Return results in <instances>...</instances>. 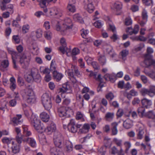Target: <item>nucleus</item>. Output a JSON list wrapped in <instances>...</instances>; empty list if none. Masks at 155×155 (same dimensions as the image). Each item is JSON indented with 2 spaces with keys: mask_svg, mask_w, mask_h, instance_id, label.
Returning a JSON list of instances; mask_svg holds the SVG:
<instances>
[{
  "mask_svg": "<svg viewBox=\"0 0 155 155\" xmlns=\"http://www.w3.org/2000/svg\"><path fill=\"white\" fill-rule=\"evenodd\" d=\"M66 73L67 74L71 81L73 83H76L77 81L74 76L73 69L71 70L69 69L66 71Z\"/></svg>",
  "mask_w": 155,
  "mask_h": 155,
  "instance_id": "obj_18",
  "label": "nucleus"
},
{
  "mask_svg": "<svg viewBox=\"0 0 155 155\" xmlns=\"http://www.w3.org/2000/svg\"><path fill=\"white\" fill-rule=\"evenodd\" d=\"M124 145L126 148V152H127L131 147V143L129 141H126L124 143Z\"/></svg>",
  "mask_w": 155,
  "mask_h": 155,
  "instance_id": "obj_61",
  "label": "nucleus"
},
{
  "mask_svg": "<svg viewBox=\"0 0 155 155\" xmlns=\"http://www.w3.org/2000/svg\"><path fill=\"white\" fill-rule=\"evenodd\" d=\"M143 63L145 67H148L151 65L155 64V60L153 59L151 55H147L145 57Z\"/></svg>",
  "mask_w": 155,
  "mask_h": 155,
  "instance_id": "obj_7",
  "label": "nucleus"
},
{
  "mask_svg": "<svg viewBox=\"0 0 155 155\" xmlns=\"http://www.w3.org/2000/svg\"><path fill=\"white\" fill-rule=\"evenodd\" d=\"M20 59V62L22 67L25 68H27L29 64L30 58L27 57L25 54H24Z\"/></svg>",
  "mask_w": 155,
  "mask_h": 155,
  "instance_id": "obj_6",
  "label": "nucleus"
},
{
  "mask_svg": "<svg viewBox=\"0 0 155 155\" xmlns=\"http://www.w3.org/2000/svg\"><path fill=\"white\" fill-rule=\"evenodd\" d=\"M12 146H11L12 151L14 154H16L19 152L20 150V146L14 141L11 142Z\"/></svg>",
  "mask_w": 155,
  "mask_h": 155,
  "instance_id": "obj_13",
  "label": "nucleus"
},
{
  "mask_svg": "<svg viewBox=\"0 0 155 155\" xmlns=\"http://www.w3.org/2000/svg\"><path fill=\"white\" fill-rule=\"evenodd\" d=\"M106 97L109 101H111L114 97L113 94L111 92H109L106 95Z\"/></svg>",
  "mask_w": 155,
  "mask_h": 155,
  "instance_id": "obj_53",
  "label": "nucleus"
},
{
  "mask_svg": "<svg viewBox=\"0 0 155 155\" xmlns=\"http://www.w3.org/2000/svg\"><path fill=\"white\" fill-rule=\"evenodd\" d=\"M38 137L39 140L41 143H44H44L46 142V139H45V136L44 134H39Z\"/></svg>",
  "mask_w": 155,
  "mask_h": 155,
  "instance_id": "obj_47",
  "label": "nucleus"
},
{
  "mask_svg": "<svg viewBox=\"0 0 155 155\" xmlns=\"http://www.w3.org/2000/svg\"><path fill=\"white\" fill-rule=\"evenodd\" d=\"M42 31L40 29H38L35 31V34L37 38L41 37L42 36Z\"/></svg>",
  "mask_w": 155,
  "mask_h": 155,
  "instance_id": "obj_54",
  "label": "nucleus"
},
{
  "mask_svg": "<svg viewBox=\"0 0 155 155\" xmlns=\"http://www.w3.org/2000/svg\"><path fill=\"white\" fill-rule=\"evenodd\" d=\"M48 12V13H46L45 14L48 16L56 15L58 13V9L54 7L50 8L49 9Z\"/></svg>",
  "mask_w": 155,
  "mask_h": 155,
  "instance_id": "obj_23",
  "label": "nucleus"
},
{
  "mask_svg": "<svg viewBox=\"0 0 155 155\" xmlns=\"http://www.w3.org/2000/svg\"><path fill=\"white\" fill-rule=\"evenodd\" d=\"M57 67L55 61L52 60L51 61L50 66V69L51 71H55Z\"/></svg>",
  "mask_w": 155,
  "mask_h": 155,
  "instance_id": "obj_49",
  "label": "nucleus"
},
{
  "mask_svg": "<svg viewBox=\"0 0 155 155\" xmlns=\"http://www.w3.org/2000/svg\"><path fill=\"white\" fill-rule=\"evenodd\" d=\"M24 142H27L31 147H35L36 143L35 140L32 137H28L24 139Z\"/></svg>",
  "mask_w": 155,
  "mask_h": 155,
  "instance_id": "obj_14",
  "label": "nucleus"
},
{
  "mask_svg": "<svg viewBox=\"0 0 155 155\" xmlns=\"http://www.w3.org/2000/svg\"><path fill=\"white\" fill-rule=\"evenodd\" d=\"M98 60L101 64L102 65H104L106 63V58L104 55H101L99 56Z\"/></svg>",
  "mask_w": 155,
  "mask_h": 155,
  "instance_id": "obj_44",
  "label": "nucleus"
},
{
  "mask_svg": "<svg viewBox=\"0 0 155 155\" xmlns=\"http://www.w3.org/2000/svg\"><path fill=\"white\" fill-rule=\"evenodd\" d=\"M56 129V127L55 124L54 123L51 122L50 125L47 127L46 129H45L44 127V130L43 132L45 131L48 134H50L54 131Z\"/></svg>",
  "mask_w": 155,
  "mask_h": 155,
  "instance_id": "obj_15",
  "label": "nucleus"
},
{
  "mask_svg": "<svg viewBox=\"0 0 155 155\" xmlns=\"http://www.w3.org/2000/svg\"><path fill=\"white\" fill-rule=\"evenodd\" d=\"M68 130L72 133H74L77 131V128L73 120H71L67 126Z\"/></svg>",
  "mask_w": 155,
  "mask_h": 155,
  "instance_id": "obj_10",
  "label": "nucleus"
},
{
  "mask_svg": "<svg viewBox=\"0 0 155 155\" xmlns=\"http://www.w3.org/2000/svg\"><path fill=\"white\" fill-rule=\"evenodd\" d=\"M64 145L66 147V150L69 152L72 150L73 145L71 142L68 140H65L64 141Z\"/></svg>",
  "mask_w": 155,
  "mask_h": 155,
  "instance_id": "obj_28",
  "label": "nucleus"
},
{
  "mask_svg": "<svg viewBox=\"0 0 155 155\" xmlns=\"http://www.w3.org/2000/svg\"><path fill=\"white\" fill-rule=\"evenodd\" d=\"M43 105L46 110H49L51 109L52 106L51 100L46 102V105L43 104Z\"/></svg>",
  "mask_w": 155,
  "mask_h": 155,
  "instance_id": "obj_39",
  "label": "nucleus"
},
{
  "mask_svg": "<svg viewBox=\"0 0 155 155\" xmlns=\"http://www.w3.org/2000/svg\"><path fill=\"white\" fill-rule=\"evenodd\" d=\"M26 100L28 103L31 104L34 103L35 102V96H30V97H26Z\"/></svg>",
  "mask_w": 155,
  "mask_h": 155,
  "instance_id": "obj_38",
  "label": "nucleus"
},
{
  "mask_svg": "<svg viewBox=\"0 0 155 155\" xmlns=\"http://www.w3.org/2000/svg\"><path fill=\"white\" fill-rule=\"evenodd\" d=\"M25 93L26 97L35 96L33 90L31 89H26Z\"/></svg>",
  "mask_w": 155,
  "mask_h": 155,
  "instance_id": "obj_36",
  "label": "nucleus"
},
{
  "mask_svg": "<svg viewBox=\"0 0 155 155\" xmlns=\"http://www.w3.org/2000/svg\"><path fill=\"white\" fill-rule=\"evenodd\" d=\"M103 25V23L100 20L96 21L94 23V26L98 28H101Z\"/></svg>",
  "mask_w": 155,
  "mask_h": 155,
  "instance_id": "obj_51",
  "label": "nucleus"
},
{
  "mask_svg": "<svg viewBox=\"0 0 155 155\" xmlns=\"http://www.w3.org/2000/svg\"><path fill=\"white\" fill-rule=\"evenodd\" d=\"M40 117L44 122H48L50 118L49 115L45 112H42L40 115Z\"/></svg>",
  "mask_w": 155,
  "mask_h": 155,
  "instance_id": "obj_26",
  "label": "nucleus"
},
{
  "mask_svg": "<svg viewBox=\"0 0 155 155\" xmlns=\"http://www.w3.org/2000/svg\"><path fill=\"white\" fill-rule=\"evenodd\" d=\"M144 134V129L143 128H140L137 134V138L139 139H142Z\"/></svg>",
  "mask_w": 155,
  "mask_h": 155,
  "instance_id": "obj_42",
  "label": "nucleus"
},
{
  "mask_svg": "<svg viewBox=\"0 0 155 155\" xmlns=\"http://www.w3.org/2000/svg\"><path fill=\"white\" fill-rule=\"evenodd\" d=\"M114 117V113H113L108 112L105 115L106 118L108 120L109 119H112Z\"/></svg>",
  "mask_w": 155,
  "mask_h": 155,
  "instance_id": "obj_57",
  "label": "nucleus"
},
{
  "mask_svg": "<svg viewBox=\"0 0 155 155\" xmlns=\"http://www.w3.org/2000/svg\"><path fill=\"white\" fill-rule=\"evenodd\" d=\"M16 141L18 144V145L20 146V144L21 143L22 141H24V140L23 139V137L22 136H17L16 137Z\"/></svg>",
  "mask_w": 155,
  "mask_h": 155,
  "instance_id": "obj_56",
  "label": "nucleus"
},
{
  "mask_svg": "<svg viewBox=\"0 0 155 155\" xmlns=\"http://www.w3.org/2000/svg\"><path fill=\"white\" fill-rule=\"evenodd\" d=\"M123 126L124 128L126 129L131 128L133 126L132 120L128 118L127 119L124 121Z\"/></svg>",
  "mask_w": 155,
  "mask_h": 155,
  "instance_id": "obj_19",
  "label": "nucleus"
},
{
  "mask_svg": "<svg viewBox=\"0 0 155 155\" xmlns=\"http://www.w3.org/2000/svg\"><path fill=\"white\" fill-rule=\"evenodd\" d=\"M144 46V44L141 43L140 44L137 46L135 47L134 50L136 51H140Z\"/></svg>",
  "mask_w": 155,
  "mask_h": 155,
  "instance_id": "obj_58",
  "label": "nucleus"
},
{
  "mask_svg": "<svg viewBox=\"0 0 155 155\" xmlns=\"http://www.w3.org/2000/svg\"><path fill=\"white\" fill-rule=\"evenodd\" d=\"M17 82L18 85L20 86H23L24 84L23 80V78L20 77H18Z\"/></svg>",
  "mask_w": 155,
  "mask_h": 155,
  "instance_id": "obj_62",
  "label": "nucleus"
},
{
  "mask_svg": "<svg viewBox=\"0 0 155 155\" xmlns=\"http://www.w3.org/2000/svg\"><path fill=\"white\" fill-rule=\"evenodd\" d=\"M59 93H70L72 92L71 87L70 85L67 84H64L62 87L59 89Z\"/></svg>",
  "mask_w": 155,
  "mask_h": 155,
  "instance_id": "obj_9",
  "label": "nucleus"
},
{
  "mask_svg": "<svg viewBox=\"0 0 155 155\" xmlns=\"http://www.w3.org/2000/svg\"><path fill=\"white\" fill-rule=\"evenodd\" d=\"M132 23V21L130 17L126 18L124 21V24L126 25H131Z\"/></svg>",
  "mask_w": 155,
  "mask_h": 155,
  "instance_id": "obj_52",
  "label": "nucleus"
},
{
  "mask_svg": "<svg viewBox=\"0 0 155 155\" xmlns=\"http://www.w3.org/2000/svg\"><path fill=\"white\" fill-rule=\"evenodd\" d=\"M90 128V126L89 124H84L82 128L80 129V131L82 133H86L89 131Z\"/></svg>",
  "mask_w": 155,
  "mask_h": 155,
  "instance_id": "obj_29",
  "label": "nucleus"
},
{
  "mask_svg": "<svg viewBox=\"0 0 155 155\" xmlns=\"http://www.w3.org/2000/svg\"><path fill=\"white\" fill-rule=\"evenodd\" d=\"M50 152L51 155H64L60 148L57 149L55 147L51 148Z\"/></svg>",
  "mask_w": 155,
  "mask_h": 155,
  "instance_id": "obj_16",
  "label": "nucleus"
},
{
  "mask_svg": "<svg viewBox=\"0 0 155 155\" xmlns=\"http://www.w3.org/2000/svg\"><path fill=\"white\" fill-rule=\"evenodd\" d=\"M22 128L23 129V136L28 137L31 135V132L28 130L26 126H22Z\"/></svg>",
  "mask_w": 155,
  "mask_h": 155,
  "instance_id": "obj_34",
  "label": "nucleus"
},
{
  "mask_svg": "<svg viewBox=\"0 0 155 155\" xmlns=\"http://www.w3.org/2000/svg\"><path fill=\"white\" fill-rule=\"evenodd\" d=\"M118 124L116 122L113 123L111 124L112 134L113 135H116L117 133L118 130L117 127Z\"/></svg>",
  "mask_w": 155,
  "mask_h": 155,
  "instance_id": "obj_31",
  "label": "nucleus"
},
{
  "mask_svg": "<svg viewBox=\"0 0 155 155\" xmlns=\"http://www.w3.org/2000/svg\"><path fill=\"white\" fill-rule=\"evenodd\" d=\"M142 19L143 20H147L148 18L147 12L145 9H143L142 13Z\"/></svg>",
  "mask_w": 155,
  "mask_h": 155,
  "instance_id": "obj_55",
  "label": "nucleus"
},
{
  "mask_svg": "<svg viewBox=\"0 0 155 155\" xmlns=\"http://www.w3.org/2000/svg\"><path fill=\"white\" fill-rule=\"evenodd\" d=\"M129 51L127 49L123 50L120 53V55L122 59L125 60L127 58V56L129 54Z\"/></svg>",
  "mask_w": 155,
  "mask_h": 155,
  "instance_id": "obj_27",
  "label": "nucleus"
},
{
  "mask_svg": "<svg viewBox=\"0 0 155 155\" xmlns=\"http://www.w3.org/2000/svg\"><path fill=\"white\" fill-rule=\"evenodd\" d=\"M142 106L146 108H150L152 105V103L151 100L144 98L141 100Z\"/></svg>",
  "mask_w": 155,
  "mask_h": 155,
  "instance_id": "obj_12",
  "label": "nucleus"
},
{
  "mask_svg": "<svg viewBox=\"0 0 155 155\" xmlns=\"http://www.w3.org/2000/svg\"><path fill=\"white\" fill-rule=\"evenodd\" d=\"M21 117V115L17 114L16 116L14 117L12 119V120L15 125H17L18 124H20L22 122V121L20 120Z\"/></svg>",
  "mask_w": 155,
  "mask_h": 155,
  "instance_id": "obj_17",
  "label": "nucleus"
},
{
  "mask_svg": "<svg viewBox=\"0 0 155 155\" xmlns=\"http://www.w3.org/2000/svg\"><path fill=\"white\" fill-rule=\"evenodd\" d=\"M140 92L143 96H145L147 94L151 96L150 94V90H149L145 88H142L140 90Z\"/></svg>",
  "mask_w": 155,
  "mask_h": 155,
  "instance_id": "obj_40",
  "label": "nucleus"
},
{
  "mask_svg": "<svg viewBox=\"0 0 155 155\" xmlns=\"http://www.w3.org/2000/svg\"><path fill=\"white\" fill-rule=\"evenodd\" d=\"M8 52L12 55L14 67L16 69L17 68V66L16 65V59L18 57V55L15 51L12 49H8Z\"/></svg>",
  "mask_w": 155,
  "mask_h": 155,
  "instance_id": "obj_11",
  "label": "nucleus"
},
{
  "mask_svg": "<svg viewBox=\"0 0 155 155\" xmlns=\"http://www.w3.org/2000/svg\"><path fill=\"white\" fill-rule=\"evenodd\" d=\"M52 34L50 31H45L44 33V36L48 40H50L51 38Z\"/></svg>",
  "mask_w": 155,
  "mask_h": 155,
  "instance_id": "obj_48",
  "label": "nucleus"
},
{
  "mask_svg": "<svg viewBox=\"0 0 155 155\" xmlns=\"http://www.w3.org/2000/svg\"><path fill=\"white\" fill-rule=\"evenodd\" d=\"M59 115L61 117H69L74 114L73 110L68 107H61L58 109Z\"/></svg>",
  "mask_w": 155,
  "mask_h": 155,
  "instance_id": "obj_3",
  "label": "nucleus"
},
{
  "mask_svg": "<svg viewBox=\"0 0 155 155\" xmlns=\"http://www.w3.org/2000/svg\"><path fill=\"white\" fill-rule=\"evenodd\" d=\"M30 121L35 129L38 132L42 133L44 130V126L41 123L40 120L37 116L32 114Z\"/></svg>",
  "mask_w": 155,
  "mask_h": 155,
  "instance_id": "obj_1",
  "label": "nucleus"
},
{
  "mask_svg": "<svg viewBox=\"0 0 155 155\" xmlns=\"http://www.w3.org/2000/svg\"><path fill=\"white\" fill-rule=\"evenodd\" d=\"M84 3L85 9L89 13L92 12L94 9V7L91 0H85Z\"/></svg>",
  "mask_w": 155,
  "mask_h": 155,
  "instance_id": "obj_5",
  "label": "nucleus"
},
{
  "mask_svg": "<svg viewBox=\"0 0 155 155\" xmlns=\"http://www.w3.org/2000/svg\"><path fill=\"white\" fill-rule=\"evenodd\" d=\"M51 100L50 95L46 93L43 94L41 97V101L43 104L46 105V102Z\"/></svg>",
  "mask_w": 155,
  "mask_h": 155,
  "instance_id": "obj_25",
  "label": "nucleus"
},
{
  "mask_svg": "<svg viewBox=\"0 0 155 155\" xmlns=\"http://www.w3.org/2000/svg\"><path fill=\"white\" fill-rule=\"evenodd\" d=\"M59 50L63 54L66 53L68 56H69L71 54V49L70 48H68L66 47V46L60 47L59 48Z\"/></svg>",
  "mask_w": 155,
  "mask_h": 155,
  "instance_id": "obj_22",
  "label": "nucleus"
},
{
  "mask_svg": "<svg viewBox=\"0 0 155 155\" xmlns=\"http://www.w3.org/2000/svg\"><path fill=\"white\" fill-rule=\"evenodd\" d=\"M25 78L26 80L29 82H32L34 80L31 72L27 74L25 76Z\"/></svg>",
  "mask_w": 155,
  "mask_h": 155,
  "instance_id": "obj_45",
  "label": "nucleus"
},
{
  "mask_svg": "<svg viewBox=\"0 0 155 155\" xmlns=\"http://www.w3.org/2000/svg\"><path fill=\"white\" fill-rule=\"evenodd\" d=\"M68 10L71 12H74L76 11V7L74 5L68 4L67 7Z\"/></svg>",
  "mask_w": 155,
  "mask_h": 155,
  "instance_id": "obj_41",
  "label": "nucleus"
},
{
  "mask_svg": "<svg viewBox=\"0 0 155 155\" xmlns=\"http://www.w3.org/2000/svg\"><path fill=\"white\" fill-rule=\"evenodd\" d=\"M155 116V115L154 114L153 111H149L148 112L146 113L145 116L144 117H147L148 118H152L154 117Z\"/></svg>",
  "mask_w": 155,
  "mask_h": 155,
  "instance_id": "obj_46",
  "label": "nucleus"
},
{
  "mask_svg": "<svg viewBox=\"0 0 155 155\" xmlns=\"http://www.w3.org/2000/svg\"><path fill=\"white\" fill-rule=\"evenodd\" d=\"M7 10H8L11 13L13 12V6L12 4H9L7 6Z\"/></svg>",
  "mask_w": 155,
  "mask_h": 155,
  "instance_id": "obj_64",
  "label": "nucleus"
},
{
  "mask_svg": "<svg viewBox=\"0 0 155 155\" xmlns=\"http://www.w3.org/2000/svg\"><path fill=\"white\" fill-rule=\"evenodd\" d=\"M30 28L29 25L26 24L24 25L22 28V31L23 33H26L28 32Z\"/></svg>",
  "mask_w": 155,
  "mask_h": 155,
  "instance_id": "obj_50",
  "label": "nucleus"
},
{
  "mask_svg": "<svg viewBox=\"0 0 155 155\" xmlns=\"http://www.w3.org/2000/svg\"><path fill=\"white\" fill-rule=\"evenodd\" d=\"M73 18L75 21L80 23H82L83 22V20L82 18L79 14H75L73 16Z\"/></svg>",
  "mask_w": 155,
  "mask_h": 155,
  "instance_id": "obj_35",
  "label": "nucleus"
},
{
  "mask_svg": "<svg viewBox=\"0 0 155 155\" xmlns=\"http://www.w3.org/2000/svg\"><path fill=\"white\" fill-rule=\"evenodd\" d=\"M114 76H112L109 74H107L104 76V78L106 81H111L114 79Z\"/></svg>",
  "mask_w": 155,
  "mask_h": 155,
  "instance_id": "obj_60",
  "label": "nucleus"
},
{
  "mask_svg": "<svg viewBox=\"0 0 155 155\" xmlns=\"http://www.w3.org/2000/svg\"><path fill=\"white\" fill-rule=\"evenodd\" d=\"M30 49L31 51L35 54H37L39 53L38 48L36 44H33Z\"/></svg>",
  "mask_w": 155,
  "mask_h": 155,
  "instance_id": "obj_32",
  "label": "nucleus"
},
{
  "mask_svg": "<svg viewBox=\"0 0 155 155\" xmlns=\"http://www.w3.org/2000/svg\"><path fill=\"white\" fill-rule=\"evenodd\" d=\"M10 83L9 87L11 90L13 91L17 87L15 79L13 77H11L9 79Z\"/></svg>",
  "mask_w": 155,
  "mask_h": 155,
  "instance_id": "obj_20",
  "label": "nucleus"
},
{
  "mask_svg": "<svg viewBox=\"0 0 155 155\" xmlns=\"http://www.w3.org/2000/svg\"><path fill=\"white\" fill-rule=\"evenodd\" d=\"M70 66L71 67V69H70L72 70L73 69V71H74L75 74L78 77H80L81 76V74L78 70L77 67L72 65H71Z\"/></svg>",
  "mask_w": 155,
  "mask_h": 155,
  "instance_id": "obj_43",
  "label": "nucleus"
},
{
  "mask_svg": "<svg viewBox=\"0 0 155 155\" xmlns=\"http://www.w3.org/2000/svg\"><path fill=\"white\" fill-rule=\"evenodd\" d=\"M49 2H50L49 0H41L40 5V6L42 8L45 6L47 3H48Z\"/></svg>",
  "mask_w": 155,
  "mask_h": 155,
  "instance_id": "obj_59",
  "label": "nucleus"
},
{
  "mask_svg": "<svg viewBox=\"0 0 155 155\" xmlns=\"http://www.w3.org/2000/svg\"><path fill=\"white\" fill-rule=\"evenodd\" d=\"M53 77L57 81H60L63 77V74L56 71H54L53 72Z\"/></svg>",
  "mask_w": 155,
  "mask_h": 155,
  "instance_id": "obj_24",
  "label": "nucleus"
},
{
  "mask_svg": "<svg viewBox=\"0 0 155 155\" xmlns=\"http://www.w3.org/2000/svg\"><path fill=\"white\" fill-rule=\"evenodd\" d=\"M40 71L41 73L46 74H49L50 70L48 68L41 67L40 68Z\"/></svg>",
  "mask_w": 155,
  "mask_h": 155,
  "instance_id": "obj_37",
  "label": "nucleus"
},
{
  "mask_svg": "<svg viewBox=\"0 0 155 155\" xmlns=\"http://www.w3.org/2000/svg\"><path fill=\"white\" fill-rule=\"evenodd\" d=\"M137 112L139 116L141 117L145 116L146 113L145 112V108L142 106L139 107L137 109Z\"/></svg>",
  "mask_w": 155,
  "mask_h": 155,
  "instance_id": "obj_30",
  "label": "nucleus"
},
{
  "mask_svg": "<svg viewBox=\"0 0 155 155\" xmlns=\"http://www.w3.org/2000/svg\"><path fill=\"white\" fill-rule=\"evenodd\" d=\"M122 8V4L119 2H116L111 7V8L115 11H120Z\"/></svg>",
  "mask_w": 155,
  "mask_h": 155,
  "instance_id": "obj_21",
  "label": "nucleus"
},
{
  "mask_svg": "<svg viewBox=\"0 0 155 155\" xmlns=\"http://www.w3.org/2000/svg\"><path fill=\"white\" fill-rule=\"evenodd\" d=\"M82 33H81V35L82 37L84 38H85L87 35L89 33V31L88 30H81Z\"/></svg>",
  "mask_w": 155,
  "mask_h": 155,
  "instance_id": "obj_63",
  "label": "nucleus"
},
{
  "mask_svg": "<svg viewBox=\"0 0 155 155\" xmlns=\"http://www.w3.org/2000/svg\"><path fill=\"white\" fill-rule=\"evenodd\" d=\"M9 65V63L8 60H4L2 62L0 61V69L2 70L7 68Z\"/></svg>",
  "mask_w": 155,
  "mask_h": 155,
  "instance_id": "obj_33",
  "label": "nucleus"
},
{
  "mask_svg": "<svg viewBox=\"0 0 155 155\" xmlns=\"http://www.w3.org/2000/svg\"><path fill=\"white\" fill-rule=\"evenodd\" d=\"M62 30L65 31L71 29L72 27V23L71 20L69 18H67L64 19L62 21Z\"/></svg>",
  "mask_w": 155,
  "mask_h": 155,
  "instance_id": "obj_4",
  "label": "nucleus"
},
{
  "mask_svg": "<svg viewBox=\"0 0 155 155\" xmlns=\"http://www.w3.org/2000/svg\"><path fill=\"white\" fill-rule=\"evenodd\" d=\"M30 72L34 80L36 82H39L41 80V77L38 69L35 68H32Z\"/></svg>",
  "mask_w": 155,
  "mask_h": 155,
  "instance_id": "obj_8",
  "label": "nucleus"
},
{
  "mask_svg": "<svg viewBox=\"0 0 155 155\" xmlns=\"http://www.w3.org/2000/svg\"><path fill=\"white\" fill-rule=\"evenodd\" d=\"M53 140L55 146L61 148L64 145V138L60 133L56 132L54 133Z\"/></svg>",
  "mask_w": 155,
  "mask_h": 155,
  "instance_id": "obj_2",
  "label": "nucleus"
}]
</instances>
